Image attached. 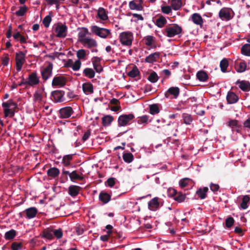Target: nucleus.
<instances>
[{"label": "nucleus", "mask_w": 250, "mask_h": 250, "mask_svg": "<svg viewBox=\"0 0 250 250\" xmlns=\"http://www.w3.org/2000/svg\"><path fill=\"white\" fill-rule=\"evenodd\" d=\"M115 180H116V178H113V177H111V178H108L107 180L106 183L107 184V185L109 187H112L115 184Z\"/></svg>", "instance_id": "774afa93"}, {"label": "nucleus", "mask_w": 250, "mask_h": 250, "mask_svg": "<svg viewBox=\"0 0 250 250\" xmlns=\"http://www.w3.org/2000/svg\"><path fill=\"white\" fill-rule=\"evenodd\" d=\"M160 109L157 104H152L149 106V113L152 115L159 113Z\"/></svg>", "instance_id": "a18cd8bd"}, {"label": "nucleus", "mask_w": 250, "mask_h": 250, "mask_svg": "<svg viewBox=\"0 0 250 250\" xmlns=\"http://www.w3.org/2000/svg\"><path fill=\"white\" fill-rule=\"evenodd\" d=\"M133 39V34L130 32H124L121 33L120 35V42L125 45H131Z\"/></svg>", "instance_id": "7ed1b4c3"}, {"label": "nucleus", "mask_w": 250, "mask_h": 250, "mask_svg": "<svg viewBox=\"0 0 250 250\" xmlns=\"http://www.w3.org/2000/svg\"><path fill=\"white\" fill-rule=\"evenodd\" d=\"M140 72L136 66H134L132 69L127 73V75L131 78H135L140 75Z\"/></svg>", "instance_id": "c9c22d12"}, {"label": "nucleus", "mask_w": 250, "mask_h": 250, "mask_svg": "<svg viewBox=\"0 0 250 250\" xmlns=\"http://www.w3.org/2000/svg\"><path fill=\"white\" fill-rule=\"evenodd\" d=\"M247 68V64L245 62H241L239 63L237 71L239 73L244 72Z\"/></svg>", "instance_id": "6e6d98bb"}, {"label": "nucleus", "mask_w": 250, "mask_h": 250, "mask_svg": "<svg viewBox=\"0 0 250 250\" xmlns=\"http://www.w3.org/2000/svg\"><path fill=\"white\" fill-rule=\"evenodd\" d=\"M60 170L55 167H51L47 171V174L49 177L55 178L59 176Z\"/></svg>", "instance_id": "cd10ccee"}, {"label": "nucleus", "mask_w": 250, "mask_h": 250, "mask_svg": "<svg viewBox=\"0 0 250 250\" xmlns=\"http://www.w3.org/2000/svg\"><path fill=\"white\" fill-rule=\"evenodd\" d=\"M192 21L196 25H200L201 27L203 23V19L201 16L198 13H194L191 15Z\"/></svg>", "instance_id": "4be33fe9"}, {"label": "nucleus", "mask_w": 250, "mask_h": 250, "mask_svg": "<svg viewBox=\"0 0 250 250\" xmlns=\"http://www.w3.org/2000/svg\"><path fill=\"white\" fill-rule=\"evenodd\" d=\"M55 31L57 37L64 38L67 36V27L66 25L62 23H58L55 28Z\"/></svg>", "instance_id": "39448f33"}, {"label": "nucleus", "mask_w": 250, "mask_h": 250, "mask_svg": "<svg viewBox=\"0 0 250 250\" xmlns=\"http://www.w3.org/2000/svg\"><path fill=\"white\" fill-rule=\"evenodd\" d=\"M39 82V78L37 77L36 72H33L29 75L27 82V85L33 86L38 84Z\"/></svg>", "instance_id": "4468645a"}, {"label": "nucleus", "mask_w": 250, "mask_h": 250, "mask_svg": "<svg viewBox=\"0 0 250 250\" xmlns=\"http://www.w3.org/2000/svg\"><path fill=\"white\" fill-rule=\"evenodd\" d=\"M101 59L97 57H95L92 59V63L93 67L95 71L98 73H100L103 71V68L100 64Z\"/></svg>", "instance_id": "6ab92c4d"}, {"label": "nucleus", "mask_w": 250, "mask_h": 250, "mask_svg": "<svg viewBox=\"0 0 250 250\" xmlns=\"http://www.w3.org/2000/svg\"><path fill=\"white\" fill-rule=\"evenodd\" d=\"M154 37L152 36H148L145 39V43L147 46H151L153 41Z\"/></svg>", "instance_id": "69168bd1"}, {"label": "nucleus", "mask_w": 250, "mask_h": 250, "mask_svg": "<svg viewBox=\"0 0 250 250\" xmlns=\"http://www.w3.org/2000/svg\"><path fill=\"white\" fill-rule=\"evenodd\" d=\"M91 29L93 33L102 38H106L110 34L109 30L104 28H100L96 25L92 26Z\"/></svg>", "instance_id": "20e7f679"}, {"label": "nucleus", "mask_w": 250, "mask_h": 250, "mask_svg": "<svg viewBox=\"0 0 250 250\" xmlns=\"http://www.w3.org/2000/svg\"><path fill=\"white\" fill-rule=\"evenodd\" d=\"M236 84H239V87L243 91L247 92L250 90V83L248 81L238 80Z\"/></svg>", "instance_id": "aec40b11"}, {"label": "nucleus", "mask_w": 250, "mask_h": 250, "mask_svg": "<svg viewBox=\"0 0 250 250\" xmlns=\"http://www.w3.org/2000/svg\"><path fill=\"white\" fill-rule=\"evenodd\" d=\"M22 246L23 245L21 242H14L11 244V249L12 250H21Z\"/></svg>", "instance_id": "603ef678"}, {"label": "nucleus", "mask_w": 250, "mask_h": 250, "mask_svg": "<svg viewBox=\"0 0 250 250\" xmlns=\"http://www.w3.org/2000/svg\"><path fill=\"white\" fill-rule=\"evenodd\" d=\"M167 22V21L166 18L163 16H160L156 19L155 24L158 27L162 28L165 26Z\"/></svg>", "instance_id": "473e14b6"}, {"label": "nucleus", "mask_w": 250, "mask_h": 250, "mask_svg": "<svg viewBox=\"0 0 250 250\" xmlns=\"http://www.w3.org/2000/svg\"><path fill=\"white\" fill-rule=\"evenodd\" d=\"M70 179L72 182H74L76 180H83V176H80L77 173L76 170H74L71 172V174H70Z\"/></svg>", "instance_id": "ea45409f"}, {"label": "nucleus", "mask_w": 250, "mask_h": 250, "mask_svg": "<svg viewBox=\"0 0 250 250\" xmlns=\"http://www.w3.org/2000/svg\"><path fill=\"white\" fill-rule=\"evenodd\" d=\"M82 63L80 60H77L72 66V68L74 71L79 70L81 67Z\"/></svg>", "instance_id": "680f3d73"}, {"label": "nucleus", "mask_w": 250, "mask_h": 250, "mask_svg": "<svg viewBox=\"0 0 250 250\" xmlns=\"http://www.w3.org/2000/svg\"><path fill=\"white\" fill-rule=\"evenodd\" d=\"M238 121L236 120H230L228 122V125L231 128L232 131L234 130V128L239 127Z\"/></svg>", "instance_id": "5fc2aeb1"}, {"label": "nucleus", "mask_w": 250, "mask_h": 250, "mask_svg": "<svg viewBox=\"0 0 250 250\" xmlns=\"http://www.w3.org/2000/svg\"><path fill=\"white\" fill-rule=\"evenodd\" d=\"M208 191V187L199 188L196 192V194L201 199H205L207 197V193Z\"/></svg>", "instance_id": "bb28decb"}, {"label": "nucleus", "mask_w": 250, "mask_h": 250, "mask_svg": "<svg viewBox=\"0 0 250 250\" xmlns=\"http://www.w3.org/2000/svg\"><path fill=\"white\" fill-rule=\"evenodd\" d=\"M129 7L131 10H136L142 11L143 10V6L141 3H137L134 0H132L129 2Z\"/></svg>", "instance_id": "c756f323"}, {"label": "nucleus", "mask_w": 250, "mask_h": 250, "mask_svg": "<svg viewBox=\"0 0 250 250\" xmlns=\"http://www.w3.org/2000/svg\"><path fill=\"white\" fill-rule=\"evenodd\" d=\"M250 200V197L249 195H245L243 196L242 199V202L240 204V207L243 209H245L248 208L247 204L249 202Z\"/></svg>", "instance_id": "37998d69"}, {"label": "nucleus", "mask_w": 250, "mask_h": 250, "mask_svg": "<svg viewBox=\"0 0 250 250\" xmlns=\"http://www.w3.org/2000/svg\"><path fill=\"white\" fill-rule=\"evenodd\" d=\"M81 188L78 186L71 185L68 189V194L72 197H75L79 193Z\"/></svg>", "instance_id": "a211bd4d"}, {"label": "nucleus", "mask_w": 250, "mask_h": 250, "mask_svg": "<svg viewBox=\"0 0 250 250\" xmlns=\"http://www.w3.org/2000/svg\"><path fill=\"white\" fill-rule=\"evenodd\" d=\"M159 205L158 198L154 197L148 202V208L152 211L156 210L159 208Z\"/></svg>", "instance_id": "dca6fc26"}, {"label": "nucleus", "mask_w": 250, "mask_h": 250, "mask_svg": "<svg viewBox=\"0 0 250 250\" xmlns=\"http://www.w3.org/2000/svg\"><path fill=\"white\" fill-rule=\"evenodd\" d=\"M81 43L88 48L96 47L98 45L97 42L94 39L91 38L82 40Z\"/></svg>", "instance_id": "2eb2a0df"}, {"label": "nucleus", "mask_w": 250, "mask_h": 250, "mask_svg": "<svg viewBox=\"0 0 250 250\" xmlns=\"http://www.w3.org/2000/svg\"><path fill=\"white\" fill-rule=\"evenodd\" d=\"M186 199V195L183 194L181 192H178L176 195L175 196L174 200L178 203H182L185 201Z\"/></svg>", "instance_id": "49530a36"}, {"label": "nucleus", "mask_w": 250, "mask_h": 250, "mask_svg": "<svg viewBox=\"0 0 250 250\" xmlns=\"http://www.w3.org/2000/svg\"><path fill=\"white\" fill-rule=\"evenodd\" d=\"M219 17L222 20L229 21L231 19L230 9L228 8H222L219 13Z\"/></svg>", "instance_id": "ddd939ff"}, {"label": "nucleus", "mask_w": 250, "mask_h": 250, "mask_svg": "<svg viewBox=\"0 0 250 250\" xmlns=\"http://www.w3.org/2000/svg\"><path fill=\"white\" fill-rule=\"evenodd\" d=\"M134 118V116L133 114L122 115L119 117L118 125L121 126H125Z\"/></svg>", "instance_id": "0eeeda50"}, {"label": "nucleus", "mask_w": 250, "mask_h": 250, "mask_svg": "<svg viewBox=\"0 0 250 250\" xmlns=\"http://www.w3.org/2000/svg\"><path fill=\"white\" fill-rule=\"evenodd\" d=\"M2 106L4 108V116L13 117L15 115V109L18 107V105L13 100L10 99L6 102H3L2 104Z\"/></svg>", "instance_id": "f257e3e1"}, {"label": "nucleus", "mask_w": 250, "mask_h": 250, "mask_svg": "<svg viewBox=\"0 0 250 250\" xmlns=\"http://www.w3.org/2000/svg\"><path fill=\"white\" fill-rule=\"evenodd\" d=\"M226 227L228 228L231 227L234 223V220L232 217H229L226 219Z\"/></svg>", "instance_id": "bf43d9fd"}, {"label": "nucleus", "mask_w": 250, "mask_h": 250, "mask_svg": "<svg viewBox=\"0 0 250 250\" xmlns=\"http://www.w3.org/2000/svg\"><path fill=\"white\" fill-rule=\"evenodd\" d=\"M64 92L62 90H55L51 92V97L54 98L55 103H61L63 101V97Z\"/></svg>", "instance_id": "9b49d317"}, {"label": "nucleus", "mask_w": 250, "mask_h": 250, "mask_svg": "<svg viewBox=\"0 0 250 250\" xmlns=\"http://www.w3.org/2000/svg\"><path fill=\"white\" fill-rule=\"evenodd\" d=\"M190 182L191 180L190 179L185 178L179 181V185L181 188H183L187 186Z\"/></svg>", "instance_id": "4d7b16f0"}, {"label": "nucleus", "mask_w": 250, "mask_h": 250, "mask_svg": "<svg viewBox=\"0 0 250 250\" xmlns=\"http://www.w3.org/2000/svg\"><path fill=\"white\" fill-rule=\"evenodd\" d=\"M196 77L197 79L201 82H206L208 78V74L203 70L198 71L196 74Z\"/></svg>", "instance_id": "c85d7f7f"}, {"label": "nucleus", "mask_w": 250, "mask_h": 250, "mask_svg": "<svg viewBox=\"0 0 250 250\" xmlns=\"http://www.w3.org/2000/svg\"><path fill=\"white\" fill-rule=\"evenodd\" d=\"M88 31L86 28H83L82 30L79 32L78 34L79 41L81 42V40L83 39H87L85 38L86 35L88 34Z\"/></svg>", "instance_id": "a19ab883"}, {"label": "nucleus", "mask_w": 250, "mask_h": 250, "mask_svg": "<svg viewBox=\"0 0 250 250\" xmlns=\"http://www.w3.org/2000/svg\"><path fill=\"white\" fill-rule=\"evenodd\" d=\"M51 16L49 15L46 16L43 20L42 23L44 24V26L47 28L49 26L50 23L51 21Z\"/></svg>", "instance_id": "13d9d810"}, {"label": "nucleus", "mask_w": 250, "mask_h": 250, "mask_svg": "<svg viewBox=\"0 0 250 250\" xmlns=\"http://www.w3.org/2000/svg\"><path fill=\"white\" fill-rule=\"evenodd\" d=\"M42 237L45 238L49 240H52L54 238L53 229L51 227L47 228L42 231Z\"/></svg>", "instance_id": "412c9836"}, {"label": "nucleus", "mask_w": 250, "mask_h": 250, "mask_svg": "<svg viewBox=\"0 0 250 250\" xmlns=\"http://www.w3.org/2000/svg\"><path fill=\"white\" fill-rule=\"evenodd\" d=\"M229 66V62L227 59H223L221 61L220 67L222 72L225 73L227 71V67Z\"/></svg>", "instance_id": "e433bc0d"}, {"label": "nucleus", "mask_w": 250, "mask_h": 250, "mask_svg": "<svg viewBox=\"0 0 250 250\" xmlns=\"http://www.w3.org/2000/svg\"><path fill=\"white\" fill-rule=\"evenodd\" d=\"M113 117L110 115H106L102 118V124L104 126H108L113 121Z\"/></svg>", "instance_id": "72a5a7b5"}, {"label": "nucleus", "mask_w": 250, "mask_h": 250, "mask_svg": "<svg viewBox=\"0 0 250 250\" xmlns=\"http://www.w3.org/2000/svg\"><path fill=\"white\" fill-rule=\"evenodd\" d=\"M171 7L175 10H179L182 6V0H172Z\"/></svg>", "instance_id": "79ce46f5"}, {"label": "nucleus", "mask_w": 250, "mask_h": 250, "mask_svg": "<svg viewBox=\"0 0 250 250\" xmlns=\"http://www.w3.org/2000/svg\"><path fill=\"white\" fill-rule=\"evenodd\" d=\"M97 14L99 18L103 21H105L108 19V16L106 14V11L104 8H99V9L98 10Z\"/></svg>", "instance_id": "2f4dec72"}, {"label": "nucleus", "mask_w": 250, "mask_h": 250, "mask_svg": "<svg viewBox=\"0 0 250 250\" xmlns=\"http://www.w3.org/2000/svg\"><path fill=\"white\" fill-rule=\"evenodd\" d=\"M16 235V231L14 229H11L7 231L4 235V238L6 240H12Z\"/></svg>", "instance_id": "c03bdc74"}, {"label": "nucleus", "mask_w": 250, "mask_h": 250, "mask_svg": "<svg viewBox=\"0 0 250 250\" xmlns=\"http://www.w3.org/2000/svg\"><path fill=\"white\" fill-rule=\"evenodd\" d=\"M241 52L243 54L250 56V44H245L241 48Z\"/></svg>", "instance_id": "de8ad7c7"}, {"label": "nucleus", "mask_w": 250, "mask_h": 250, "mask_svg": "<svg viewBox=\"0 0 250 250\" xmlns=\"http://www.w3.org/2000/svg\"><path fill=\"white\" fill-rule=\"evenodd\" d=\"M76 233L78 235H82L85 230L84 227L82 225H77L74 228Z\"/></svg>", "instance_id": "864d4df0"}, {"label": "nucleus", "mask_w": 250, "mask_h": 250, "mask_svg": "<svg viewBox=\"0 0 250 250\" xmlns=\"http://www.w3.org/2000/svg\"><path fill=\"white\" fill-rule=\"evenodd\" d=\"M158 76L157 74V73L153 71L152 73H151L148 76L147 79L149 81L152 83H156L158 80Z\"/></svg>", "instance_id": "8fccbe9b"}, {"label": "nucleus", "mask_w": 250, "mask_h": 250, "mask_svg": "<svg viewBox=\"0 0 250 250\" xmlns=\"http://www.w3.org/2000/svg\"><path fill=\"white\" fill-rule=\"evenodd\" d=\"M73 113L74 111L70 106L62 108L59 110L60 118L62 119L68 118Z\"/></svg>", "instance_id": "9d476101"}, {"label": "nucleus", "mask_w": 250, "mask_h": 250, "mask_svg": "<svg viewBox=\"0 0 250 250\" xmlns=\"http://www.w3.org/2000/svg\"><path fill=\"white\" fill-rule=\"evenodd\" d=\"M99 200L104 204L107 203L111 200V196L104 191H102L99 194Z\"/></svg>", "instance_id": "a878e982"}, {"label": "nucleus", "mask_w": 250, "mask_h": 250, "mask_svg": "<svg viewBox=\"0 0 250 250\" xmlns=\"http://www.w3.org/2000/svg\"><path fill=\"white\" fill-rule=\"evenodd\" d=\"M162 12L166 14H168L171 12V7L170 6H162Z\"/></svg>", "instance_id": "338daca9"}, {"label": "nucleus", "mask_w": 250, "mask_h": 250, "mask_svg": "<svg viewBox=\"0 0 250 250\" xmlns=\"http://www.w3.org/2000/svg\"><path fill=\"white\" fill-rule=\"evenodd\" d=\"M182 118L184 123L186 125H190L193 121V118L190 114L187 113H183L182 114Z\"/></svg>", "instance_id": "4c0bfd02"}, {"label": "nucleus", "mask_w": 250, "mask_h": 250, "mask_svg": "<svg viewBox=\"0 0 250 250\" xmlns=\"http://www.w3.org/2000/svg\"><path fill=\"white\" fill-rule=\"evenodd\" d=\"M177 192V190L173 188H169L167 190L168 196L170 197H173V199Z\"/></svg>", "instance_id": "0e129e2a"}, {"label": "nucleus", "mask_w": 250, "mask_h": 250, "mask_svg": "<svg viewBox=\"0 0 250 250\" xmlns=\"http://www.w3.org/2000/svg\"><path fill=\"white\" fill-rule=\"evenodd\" d=\"M67 80L66 78L63 76H56L55 77L52 81V86H60L62 87L66 84Z\"/></svg>", "instance_id": "f8f14e48"}, {"label": "nucleus", "mask_w": 250, "mask_h": 250, "mask_svg": "<svg viewBox=\"0 0 250 250\" xmlns=\"http://www.w3.org/2000/svg\"><path fill=\"white\" fill-rule=\"evenodd\" d=\"M123 159L125 162L130 163L133 160L134 156L131 153H125L123 154Z\"/></svg>", "instance_id": "58836bf2"}, {"label": "nucleus", "mask_w": 250, "mask_h": 250, "mask_svg": "<svg viewBox=\"0 0 250 250\" xmlns=\"http://www.w3.org/2000/svg\"><path fill=\"white\" fill-rule=\"evenodd\" d=\"M148 120V117L147 115H144L139 117L137 122L139 124H147Z\"/></svg>", "instance_id": "e2e57ef3"}, {"label": "nucleus", "mask_w": 250, "mask_h": 250, "mask_svg": "<svg viewBox=\"0 0 250 250\" xmlns=\"http://www.w3.org/2000/svg\"><path fill=\"white\" fill-rule=\"evenodd\" d=\"M28 10V8L26 6L24 5L23 6L20 7L19 10L16 12L15 14L17 16H23Z\"/></svg>", "instance_id": "09e8293b"}, {"label": "nucleus", "mask_w": 250, "mask_h": 250, "mask_svg": "<svg viewBox=\"0 0 250 250\" xmlns=\"http://www.w3.org/2000/svg\"><path fill=\"white\" fill-rule=\"evenodd\" d=\"M62 231L61 229H53V236H55L57 239H60L62 236Z\"/></svg>", "instance_id": "052dcab7"}, {"label": "nucleus", "mask_w": 250, "mask_h": 250, "mask_svg": "<svg viewBox=\"0 0 250 250\" xmlns=\"http://www.w3.org/2000/svg\"><path fill=\"white\" fill-rule=\"evenodd\" d=\"M180 94V89L178 87H170L165 94L167 98L176 99Z\"/></svg>", "instance_id": "6e6552de"}, {"label": "nucleus", "mask_w": 250, "mask_h": 250, "mask_svg": "<svg viewBox=\"0 0 250 250\" xmlns=\"http://www.w3.org/2000/svg\"><path fill=\"white\" fill-rule=\"evenodd\" d=\"M160 57L159 52H154L147 56L145 59V62L148 63H153L157 61V59Z\"/></svg>", "instance_id": "393cba45"}, {"label": "nucleus", "mask_w": 250, "mask_h": 250, "mask_svg": "<svg viewBox=\"0 0 250 250\" xmlns=\"http://www.w3.org/2000/svg\"><path fill=\"white\" fill-rule=\"evenodd\" d=\"M182 31V28L177 24H172L167 26L164 29V33L168 37L172 38L180 34Z\"/></svg>", "instance_id": "f03ea898"}, {"label": "nucleus", "mask_w": 250, "mask_h": 250, "mask_svg": "<svg viewBox=\"0 0 250 250\" xmlns=\"http://www.w3.org/2000/svg\"><path fill=\"white\" fill-rule=\"evenodd\" d=\"M83 73L85 77L92 79L95 77V71L90 68H86L83 71Z\"/></svg>", "instance_id": "f704fd0d"}, {"label": "nucleus", "mask_w": 250, "mask_h": 250, "mask_svg": "<svg viewBox=\"0 0 250 250\" xmlns=\"http://www.w3.org/2000/svg\"><path fill=\"white\" fill-rule=\"evenodd\" d=\"M238 97L233 92L229 91L228 93L227 100L228 103L234 104L238 101Z\"/></svg>", "instance_id": "5701e85b"}, {"label": "nucleus", "mask_w": 250, "mask_h": 250, "mask_svg": "<svg viewBox=\"0 0 250 250\" xmlns=\"http://www.w3.org/2000/svg\"><path fill=\"white\" fill-rule=\"evenodd\" d=\"M24 212L26 214V217L30 219L36 216L38 213V209L35 207H31L26 209Z\"/></svg>", "instance_id": "f3484780"}, {"label": "nucleus", "mask_w": 250, "mask_h": 250, "mask_svg": "<svg viewBox=\"0 0 250 250\" xmlns=\"http://www.w3.org/2000/svg\"><path fill=\"white\" fill-rule=\"evenodd\" d=\"M25 62V54L22 51H20L16 54V70L20 71L22 66Z\"/></svg>", "instance_id": "423d86ee"}, {"label": "nucleus", "mask_w": 250, "mask_h": 250, "mask_svg": "<svg viewBox=\"0 0 250 250\" xmlns=\"http://www.w3.org/2000/svg\"><path fill=\"white\" fill-rule=\"evenodd\" d=\"M73 154L64 155L62 159V164L65 167H68L71 165V162L73 159Z\"/></svg>", "instance_id": "7c9ffc66"}, {"label": "nucleus", "mask_w": 250, "mask_h": 250, "mask_svg": "<svg viewBox=\"0 0 250 250\" xmlns=\"http://www.w3.org/2000/svg\"><path fill=\"white\" fill-rule=\"evenodd\" d=\"M82 88L83 92L86 94H91L94 92L93 84L90 82L83 83Z\"/></svg>", "instance_id": "b1692460"}, {"label": "nucleus", "mask_w": 250, "mask_h": 250, "mask_svg": "<svg viewBox=\"0 0 250 250\" xmlns=\"http://www.w3.org/2000/svg\"><path fill=\"white\" fill-rule=\"evenodd\" d=\"M53 64L49 62L48 65L41 71V75L43 80L46 81L52 75Z\"/></svg>", "instance_id": "1a4fd4ad"}, {"label": "nucleus", "mask_w": 250, "mask_h": 250, "mask_svg": "<svg viewBox=\"0 0 250 250\" xmlns=\"http://www.w3.org/2000/svg\"><path fill=\"white\" fill-rule=\"evenodd\" d=\"M76 55L78 60L84 59L86 55V51L83 49H81L77 51Z\"/></svg>", "instance_id": "3c124183"}]
</instances>
